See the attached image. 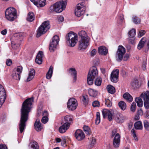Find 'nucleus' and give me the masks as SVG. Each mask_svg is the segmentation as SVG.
Instances as JSON below:
<instances>
[{"label": "nucleus", "mask_w": 149, "mask_h": 149, "mask_svg": "<svg viewBox=\"0 0 149 149\" xmlns=\"http://www.w3.org/2000/svg\"><path fill=\"white\" fill-rule=\"evenodd\" d=\"M53 72V67L52 66H51L46 75V78L47 79H51L52 75Z\"/></svg>", "instance_id": "31"}, {"label": "nucleus", "mask_w": 149, "mask_h": 149, "mask_svg": "<svg viewBox=\"0 0 149 149\" xmlns=\"http://www.w3.org/2000/svg\"><path fill=\"white\" fill-rule=\"evenodd\" d=\"M67 0H62L57 1L50 7V9H64L66 8Z\"/></svg>", "instance_id": "6"}, {"label": "nucleus", "mask_w": 149, "mask_h": 149, "mask_svg": "<svg viewBox=\"0 0 149 149\" xmlns=\"http://www.w3.org/2000/svg\"><path fill=\"white\" fill-rule=\"evenodd\" d=\"M146 32L144 30H141L139 32L138 35V36L140 38L143 36L145 33Z\"/></svg>", "instance_id": "58"}, {"label": "nucleus", "mask_w": 149, "mask_h": 149, "mask_svg": "<svg viewBox=\"0 0 149 149\" xmlns=\"http://www.w3.org/2000/svg\"><path fill=\"white\" fill-rule=\"evenodd\" d=\"M84 13V11L83 10H75V14L77 17H79Z\"/></svg>", "instance_id": "40"}, {"label": "nucleus", "mask_w": 149, "mask_h": 149, "mask_svg": "<svg viewBox=\"0 0 149 149\" xmlns=\"http://www.w3.org/2000/svg\"><path fill=\"white\" fill-rule=\"evenodd\" d=\"M125 49L122 46H118L116 55V59L118 61H120L123 58V61H127L130 56L128 54H126L124 57V55L125 53Z\"/></svg>", "instance_id": "2"}, {"label": "nucleus", "mask_w": 149, "mask_h": 149, "mask_svg": "<svg viewBox=\"0 0 149 149\" xmlns=\"http://www.w3.org/2000/svg\"><path fill=\"white\" fill-rule=\"evenodd\" d=\"M33 101V97L29 98L25 100L22 104L19 127L21 133L23 132L26 127V123L29 119V113L31 111Z\"/></svg>", "instance_id": "1"}, {"label": "nucleus", "mask_w": 149, "mask_h": 149, "mask_svg": "<svg viewBox=\"0 0 149 149\" xmlns=\"http://www.w3.org/2000/svg\"><path fill=\"white\" fill-rule=\"evenodd\" d=\"M98 53L101 55H106L108 53V50L104 46H101L98 48Z\"/></svg>", "instance_id": "22"}, {"label": "nucleus", "mask_w": 149, "mask_h": 149, "mask_svg": "<svg viewBox=\"0 0 149 149\" xmlns=\"http://www.w3.org/2000/svg\"><path fill=\"white\" fill-rule=\"evenodd\" d=\"M131 132L132 133V135L134 138L135 140L136 141H137L138 138L135 132V130L134 129H132L131 131Z\"/></svg>", "instance_id": "53"}, {"label": "nucleus", "mask_w": 149, "mask_h": 149, "mask_svg": "<svg viewBox=\"0 0 149 149\" xmlns=\"http://www.w3.org/2000/svg\"><path fill=\"white\" fill-rule=\"evenodd\" d=\"M135 128L137 130H142L143 126L142 123L141 121H138L136 122L134 124Z\"/></svg>", "instance_id": "34"}, {"label": "nucleus", "mask_w": 149, "mask_h": 149, "mask_svg": "<svg viewBox=\"0 0 149 149\" xmlns=\"http://www.w3.org/2000/svg\"><path fill=\"white\" fill-rule=\"evenodd\" d=\"M146 43V45L145 52L148 51L149 48V38L147 40L146 38H142L138 45V49L139 50L141 49Z\"/></svg>", "instance_id": "11"}, {"label": "nucleus", "mask_w": 149, "mask_h": 149, "mask_svg": "<svg viewBox=\"0 0 149 149\" xmlns=\"http://www.w3.org/2000/svg\"><path fill=\"white\" fill-rule=\"evenodd\" d=\"M58 36L56 35L53 36L49 43V48L50 52H53L56 49L59 42Z\"/></svg>", "instance_id": "7"}, {"label": "nucleus", "mask_w": 149, "mask_h": 149, "mask_svg": "<svg viewBox=\"0 0 149 149\" xmlns=\"http://www.w3.org/2000/svg\"><path fill=\"white\" fill-rule=\"evenodd\" d=\"M6 98V93L4 88L0 84V108L5 102Z\"/></svg>", "instance_id": "13"}, {"label": "nucleus", "mask_w": 149, "mask_h": 149, "mask_svg": "<svg viewBox=\"0 0 149 149\" xmlns=\"http://www.w3.org/2000/svg\"><path fill=\"white\" fill-rule=\"evenodd\" d=\"M107 89L108 92L112 94H114L116 92L115 88L110 85L107 86Z\"/></svg>", "instance_id": "33"}, {"label": "nucleus", "mask_w": 149, "mask_h": 149, "mask_svg": "<svg viewBox=\"0 0 149 149\" xmlns=\"http://www.w3.org/2000/svg\"><path fill=\"white\" fill-rule=\"evenodd\" d=\"M97 53L96 50L95 49H93L90 52V56L91 57L94 56Z\"/></svg>", "instance_id": "57"}, {"label": "nucleus", "mask_w": 149, "mask_h": 149, "mask_svg": "<svg viewBox=\"0 0 149 149\" xmlns=\"http://www.w3.org/2000/svg\"><path fill=\"white\" fill-rule=\"evenodd\" d=\"M128 34L129 37L134 38L136 34L135 29H132L128 32Z\"/></svg>", "instance_id": "41"}, {"label": "nucleus", "mask_w": 149, "mask_h": 149, "mask_svg": "<svg viewBox=\"0 0 149 149\" xmlns=\"http://www.w3.org/2000/svg\"><path fill=\"white\" fill-rule=\"evenodd\" d=\"M117 130L116 129L113 130L112 132V137L114 136L113 145L115 148H118L119 146L120 143V136L118 133H117Z\"/></svg>", "instance_id": "8"}, {"label": "nucleus", "mask_w": 149, "mask_h": 149, "mask_svg": "<svg viewBox=\"0 0 149 149\" xmlns=\"http://www.w3.org/2000/svg\"><path fill=\"white\" fill-rule=\"evenodd\" d=\"M105 104L109 107H110L112 106V103L110 100L108 99H106L105 100Z\"/></svg>", "instance_id": "50"}, {"label": "nucleus", "mask_w": 149, "mask_h": 149, "mask_svg": "<svg viewBox=\"0 0 149 149\" xmlns=\"http://www.w3.org/2000/svg\"><path fill=\"white\" fill-rule=\"evenodd\" d=\"M63 10H51L50 13L55 12L56 13H61L62 11Z\"/></svg>", "instance_id": "60"}, {"label": "nucleus", "mask_w": 149, "mask_h": 149, "mask_svg": "<svg viewBox=\"0 0 149 149\" xmlns=\"http://www.w3.org/2000/svg\"><path fill=\"white\" fill-rule=\"evenodd\" d=\"M12 77L15 79L19 80L20 79V75L19 73L16 72L15 70L13 71L12 74Z\"/></svg>", "instance_id": "30"}, {"label": "nucleus", "mask_w": 149, "mask_h": 149, "mask_svg": "<svg viewBox=\"0 0 149 149\" xmlns=\"http://www.w3.org/2000/svg\"><path fill=\"white\" fill-rule=\"evenodd\" d=\"M73 117L70 115H67L64 117V120L65 122L64 123L66 124L68 123L70 126V125L73 123Z\"/></svg>", "instance_id": "21"}, {"label": "nucleus", "mask_w": 149, "mask_h": 149, "mask_svg": "<svg viewBox=\"0 0 149 149\" xmlns=\"http://www.w3.org/2000/svg\"><path fill=\"white\" fill-rule=\"evenodd\" d=\"M125 118L121 113H117L116 115L115 120L118 123H122L123 122Z\"/></svg>", "instance_id": "25"}, {"label": "nucleus", "mask_w": 149, "mask_h": 149, "mask_svg": "<svg viewBox=\"0 0 149 149\" xmlns=\"http://www.w3.org/2000/svg\"><path fill=\"white\" fill-rule=\"evenodd\" d=\"M100 105L99 102L97 100L94 101L92 103V105L94 107H98Z\"/></svg>", "instance_id": "54"}, {"label": "nucleus", "mask_w": 149, "mask_h": 149, "mask_svg": "<svg viewBox=\"0 0 149 149\" xmlns=\"http://www.w3.org/2000/svg\"><path fill=\"white\" fill-rule=\"evenodd\" d=\"M124 20L123 15L122 14H120L118 20V24H121L122 23L124 22Z\"/></svg>", "instance_id": "42"}, {"label": "nucleus", "mask_w": 149, "mask_h": 149, "mask_svg": "<svg viewBox=\"0 0 149 149\" xmlns=\"http://www.w3.org/2000/svg\"><path fill=\"white\" fill-rule=\"evenodd\" d=\"M34 127L36 130L37 131H41L42 129L41 124L40 122L39 119H36L34 123Z\"/></svg>", "instance_id": "23"}, {"label": "nucleus", "mask_w": 149, "mask_h": 149, "mask_svg": "<svg viewBox=\"0 0 149 149\" xmlns=\"http://www.w3.org/2000/svg\"><path fill=\"white\" fill-rule=\"evenodd\" d=\"M118 106L120 109L123 110H125L127 107L126 103L123 101H120L118 103Z\"/></svg>", "instance_id": "36"}, {"label": "nucleus", "mask_w": 149, "mask_h": 149, "mask_svg": "<svg viewBox=\"0 0 149 149\" xmlns=\"http://www.w3.org/2000/svg\"><path fill=\"white\" fill-rule=\"evenodd\" d=\"M83 129L86 134L88 135L90 134L91 132L90 128L88 126L84 125L83 127Z\"/></svg>", "instance_id": "43"}, {"label": "nucleus", "mask_w": 149, "mask_h": 149, "mask_svg": "<svg viewBox=\"0 0 149 149\" xmlns=\"http://www.w3.org/2000/svg\"><path fill=\"white\" fill-rule=\"evenodd\" d=\"M88 93L90 96L95 97L97 95L98 92L96 90L90 88L88 89Z\"/></svg>", "instance_id": "28"}, {"label": "nucleus", "mask_w": 149, "mask_h": 149, "mask_svg": "<svg viewBox=\"0 0 149 149\" xmlns=\"http://www.w3.org/2000/svg\"><path fill=\"white\" fill-rule=\"evenodd\" d=\"M16 10H6L5 15L6 18L10 21H13L15 19V17L16 15Z\"/></svg>", "instance_id": "9"}, {"label": "nucleus", "mask_w": 149, "mask_h": 149, "mask_svg": "<svg viewBox=\"0 0 149 149\" xmlns=\"http://www.w3.org/2000/svg\"><path fill=\"white\" fill-rule=\"evenodd\" d=\"M70 126L68 123L66 124L64 123L63 125L60 127L59 128V131L61 133H64L68 129Z\"/></svg>", "instance_id": "24"}, {"label": "nucleus", "mask_w": 149, "mask_h": 149, "mask_svg": "<svg viewBox=\"0 0 149 149\" xmlns=\"http://www.w3.org/2000/svg\"><path fill=\"white\" fill-rule=\"evenodd\" d=\"M66 42L69 43V46L74 47L78 40L77 34L72 31H70L66 37Z\"/></svg>", "instance_id": "4"}, {"label": "nucleus", "mask_w": 149, "mask_h": 149, "mask_svg": "<svg viewBox=\"0 0 149 149\" xmlns=\"http://www.w3.org/2000/svg\"><path fill=\"white\" fill-rule=\"evenodd\" d=\"M22 67L18 66L16 68V70L15 71L16 72H17L19 73V74L20 75L22 71Z\"/></svg>", "instance_id": "59"}, {"label": "nucleus", "mask_w": 149, "mask_h": 149, "mask_svg": "<svg viewBox=\"0 0 149 149\" xmlns=\"http://www.w3.org/2000/svg\"><path fill=\"white\" fill-rule=\"evenodd\" d=\"M103 117L104 118H105L106 116H108V119L109 121H111L112 119V114L111 111L108 110L104 109L102 111Z\"/></svg>", "instance_id": "17"}, {"label": "nucleus", "mask_w": 149, "mask_h": 149, "mask_svg": "<svg viewBox=\"0 0 149 149\" xmlns=\"http://www.w3.org/2000/svg\"><path fill=\"white\" fill-rule=\"evenodd\" d=\"M131 84L134 89L139 88L140 86L139 84V82L137 80H134L132 81Z\"/></svg>", "instance_id": "32"}, {"label": "nucleus", "mask_w": 149, "mask_h": 149, "mask_svg": "<svg viewBox=\"0 0 149 149\" xmlns=\"http://www.w3.org/2000/svg\"><path fill=\"white\" fill-rule=\"evenodd\" d=\"M102 79L101 77H97L95 82V84L97 86H100L101 85Z\"/></svg>", "instance_id": "44"}, {"label": "nucleus", "mask_w": 149, "mask_h": 149, "mask_svg": "<svg viewBox=\"0 0 149 149\" xmlns=\"http://www.w3.org/2000/svg\"><path fill=\"white\" fill-rule=\"evenodd\" d=\"M34 19V14L33 12H29L28 13L26 20L29 22H32Z\"/></svg>", "instance_id": "35"}, {"label": "nucleus", "mask_w": 149, "mask_h": 149, "mask_svg": "<svg viewBox=\"0 0 149 149\" xmlns=\"http://www.w3.org/2000/svg\"><path fill=\"white\" fill-rule=\"evenodd\" d=\"M77 9H86L87 8L86 6L83 2L79 3L76 6Z\"/></svg>", "instance_id": "37"}, {"label": "nucleus", "mask_w": 149, "mask_h": 149, "mask_svg": "<svg viewBox=\"0 0 149 149\" xmlns=\"http://www.w3.org/2000/svg\"><path fill=\"white\" fill-rule=\"evenodd\" d=\"M12 63V61L10 59H8L6 61V64L7 65H10Z\"/></svg>", "instance_id": "61"}, {"label": "nucleus", "mask_w": 149, "mask_h": 149, "mask_svg": "<svg viewBox=\"0 0 149 149\" xmlns=\"http://www.w3.org/2000/svg\"><path fill=\"white\" fill-rule=\"evenodd\" d=\"M96 141L95 139V138L92 137L91 138V141L89 145L90 148H91L93 147Z\"/></svg>", "instance_id": "47"}, {"label": "nucleus", "mask_w": 149, "mask_h": 149, "mask_svg": "<svg viewBox=\"0 0 149 149\" xmlns=\"http://www.w3.org/2000/svg\"><path fill=\"white\" fill-rule=\"evenodd\" d=\"M69 72L73 75L77 74V72L75 68H71L69 70Z\"/></svg>", "instance_id": "52"}, {"label": "nucleus", "mask_w": 149, "mask_h": 149, "mask_svg": "<svg viewBox=\"0 0 149 149\" xmlns=\"http://www.w3.org/2000/svg\"><path fill=\"white\" fill-rule=\"evenodd\" d=\"M43 55V52L42 51L39 52L35 59V62L37 63L40 64L42 63Z\"/></svg>", "instance_id": "20"}, {"label": "nucleus", "mask_w": 149, "mask_h": 149, "mask_svg": "<svg viewBox=\"0 0 149 149\" xmlns=\"http://www.w3.org/2000/svg\"><path fill=\"white\" fill-rule=\"evenodd\" d=\"M0 149H7V146L5 145H0Z\"/></svg>", "instance_id": "62"}, {"label": "nucleus", "mask_w": 149, "mask_h": 149, "mask_svg": "<svg viewBox=\"0 0 149 149\" xmlns=\"http://www.w3.org/2000/svg\"><path fill=\"white\" fill-rule=\"evenodd\" d=\"M123 97L129 102H132L133 100L132 96L128 93H124L123 95Z\"/></svg>", "instance_id": "27"}, {"label": "nucleus", "mask_w": 149, "mask_h": 149, "mask_svg": "<svg viewBox=\"0 0 149 149\" xmlns=\"http://www.w3.org/2000/svg\"><path fill=\"white\" fill-rule=\"evenodd\" d=\"M35 74V70L33 69H31L29 72V77L27 78V81H29L34 77Z\"/></svg>", "instance_id": "29"}, {"label": "nucleus", "mask_w": 149, "mask_h": 149, "mask_svg": "<svg viewBox=\"0 0 149 149\" xmlns=\"http://www.w3.org/2000/svg\"><path fill=\"white\" fill-rule=\"evenodd\" d=\"M31 147L33 149H38L39 146L38 143L35 141H33V144L31 146Z\"/></svg>", "instance_id": "46"}, {"label": "nucleus", "mask_w": 149, "mask_h": 149, "mask_svg": "<svg viewBox=\"0 0 149 149\" xmlns=\"http://www.w3.org/2000/svg\"><path fill=\"white\" fill-rule=\"evenodd\" d=\"M136 104L135 103L133 102L131 105L130 110L132 112H134L136 110Z\"/></svg>", "instance_id": "49"}, {"label": "nucleus", "mask_w": 149, "mask_h": 149, "mask_svg": "<svg viewBox=\"0 0 149 149\" xmlns=\"http://www.w3.org/2000/svg\"><path fill=\"white\" fill-rule=\"evenodd\" d=\"M78 34L80 39H90L85 31H81L78 32Z\"/></svg>", "instance_id": "26"}, {"label": "nucleus", "mask_w": 149, "mask_h": 149, "mask_svg": "<svg viewBox=\"0 0 149 149\" xmlns=\"http://www.w3.org/2000/svg\"><path fill=\"white\" fill-rule=\"evenodd\" d=\"M119 70L118 69L114 70L111 74L110 79L113 83H116L118 81Z\"/></svg>", "instance_id": "14"}, {"label": "nucleus", "mask_w": 149, "mask_h": 149, "mask_svg": "<svg viewBox=\"0 0 149 149\" xmlns=\"http://www.w3.org/2000/svg\"><path fill=\"white\" fill-rule=\"evenodd\" d=\"M75 136L78 141L83 140L85 138V135L83 132L80 130H77L75 133Z\"/></svg>", "instance_id": "15"}, {"label": "nucleus", "mask_w": 149, "mask_h": 149, "mask_svg": "<svg viewBox=\"0 0 149 149\" xmlns=\"http://www.w3.org/2000/svg\"><path fill=\"white\" fill-rule=\"evenodd\" d=\"M146 117L147 118H149V111H147L145 113Z\"/></svg>", "instance_id": "64"}, {"label": "nucleus", "mask_w": 149, "mask_h": 149, "mask_svg": "<svg viewBox=\"0 0 149 149\" xmlns=\"http://www.w3.org/2000/svg\"><path fill=\"white\" fill-rule=\"evenodd\" d=\"M144 126L146 130H148L149 128V122L146 120L143 121Z\"/></svg>", "instance_id": "51"}, {"label": "nucleus", "mask_w": 149, "mask_h": 149, "mask_svg": "<svg viewBox=\"0 0 149 149\" xmlns=\"http://www.w3.org/2000/svg\"><path fill=\"white\" fill-rule=\"evenodd\" d=\"M77 106V100L74 98L70 99L67 103V107L70 110L75 109Z\"/></svg>", "instance_id": "12"}, {"label": "nucleus", "mask_w": 149, "mask_h": 149, "mask_svg": "<svg viewBox=\"0 0 149 149\" xmlns=\"http://www.w3.org/2000/svg\"><path fill=\"white\" fill-rule=\"evenodd\" d=\"M143 97L145 107L146 109H148L149 108V91H147Z\"/></svg>", "instance_id": "16"}, {"label": "nucleus", "mask_w": 149, "mask_h": 149, "mask_svg": "<svg viewBox=\"0 0 149 149\" xmlns=\"http://www.w3.org/2000/svg\"><path fill=\"white\" fill-rule=\"evenodd\" d=\"M14 37L15 40L14 44L15 45L19 44L20 42L22 40L23 38L22 34L21 33H15L14 35Z\"/></svg>", "instance_id": "19"}, {"label": "nucleus", "mask_w": 149, "mask_h": 149, "mask_svg": "<svg viewBox=\"0 0 149 149\" xmlns=\"http://www.w3.org/2000/svg\"><path fill=\"white\" fill-rule=\"evenodd\" d=\"M48 120V117H43L41 119V121L43 123L45 124L47 123Z\"/></svg>", "instance_id": "55"}, {"label": "nucleus", "mask_w": 149, "mask_h": 149, "mask_svg": "<svg viewBox=\"0 0 149 149\" xmlns=\"http://www.w3.org/2000/svg\"><path fill=\"white\" fill-rule=\"evenodd\" d=\"M128 39H129L128 42H129V43L132 44H133L134 43V40H135V38H134V37L131 38L130 37H129Z\"/></svg>", "instance_id": "56"}, {"label": "nucleus", "mask_w": 149, "mask_h": 149, "mask_svg": "<svg viewBox=\"0 0 149 149\" xmlns=\"http://www.w3.org/2000/svg\"><path fill=\"white\" fill-rule=\"evenodd\" d=\"M132 20L133 22L136 24H138L140 23L141 19L139 17L135 16H133L132 17Z\"/></svg>", "instance_id": "38"}, {"label": "nucleus", "mask_w": 149, "mask_h": 149, "mask_svg": "<svg viewBox=\"0 0 149 149\" xmlns=\"http://www.w3.org/2000/svg\"><path fill=\"white\" fill-rule=\"evenodd\" d=\"M48 113L47 111H44L42 113L43 117H48Z\"/></svg>", "instance_id": "63"}, {"label": "nucleus", "mask_w": 149, "mask_h": 149, "mask_svg": "<svg viewBox=\"0 0 149 149\" xmlns=\"http://www.w3.org/2000/svg\"><path fill=\"white\" fill-rule=\"evenodd\" d=\"M135 101L137 103L138 107H141L142 106L143 102L142 99L140 97H136Z\"/></svg>", "instance_id": "39"}, {"label": "nucleus", "mask_w": 149, "mask_h": 149, "mask_svg": "<svg viewBox=\"0 0 149 149\" xmlns=\"http://www.w3.org/2000/svg\"><path fill=\"white\" fill-rule=\"evenodd\" d=\"M90 39H80L78 42V49H85L89 45Z\"/></svg>", "instance_id": "10"}, {"label": "nucleus", "mask_w": 149, "mask_h": 149, "mask_svg": "<svg viewBox=\"0 0 149 149\" xmlns=\"http://www.w3.org/2000/svg\"><path fill=\"white\" fill-rule=\"evenodd\" d=\"M38 7L44 6L46 4V0H30Z\"/></svg>", "instance_id": "18"}, {"label": "nucleus", "mask_w": 149, "mask_h": 149, "mask_svg": "<svg viewBox=\"0 0 149 149\" xmlns=\"http://www.w3.org/2000/svg\"><path fill=\"white\" fill-rule=\"evenodd\" d=\"M98 75V72L96 67H92L89 70L88 75L87 81L88 84L91 85L93 84V79L97 77Z\"/></svg>", "instance_id": "3"}, {"label": "nucleus", "mask_w": 149, "mask_h": 149, "mask_svg": "<svg viewBox=\"0 0 149 149\" xmlns=\"http://www.w3.org/2000/svg\"><path fill=\"white\" fill-rule=\"evenodd\" d=\"M50 28L49 22L48 21L44 22L38 29L37 31L36 37H39L45 34Z\"/></svg>", "instance_id": "5"}, {"label": "nucleus", "mask_w": 149, "mask_h": 149, "mask_svg": "<svg viewBox=\"0 0 149 149\" xmlns=\"http://www.w3.org/2000/svg\"><path fill=\"white\" fill-rule=\"evenodd\" d=\"M83 101L85 105H86L88 104V98L87 95H85L83 96Z\"/></svg>", "instance_id": "48"}, {"label": "nucleus", "mask_w": 149, "mask_h": 149, "mask_svg": "<svg viewBox=\"0 0 149 149\" xmlns=\"http://www.w3.org/2000/svg\"><path fill=\"white\" fill-rule=\"evenodd\" d=\"M96 118L95 120V123L96 124H98L100 122V113L99 112H97Z\"/></svg>", "instance_id": "45"}]
</instances>
